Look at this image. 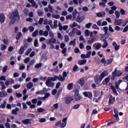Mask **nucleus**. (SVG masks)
<instances>
[{"mask_svg":"<svg viewBox=\"0 0 128 128\" xmlns=\"http://www.w3.org/2000/svg\"><path fill=\"white\" fill-rule=\"evenodd\" d=\"M106 71L103 72L100 75L96 76L94 78L95 84L97 86H102L100 82H102V79L106 78Z\"/></svg>","mask_w":128,"mask_h":128,"instance_id":"obj_1","label":"nucleus"},{"mask_svg":"<svg viewBox=\"0 0 128 128\" xmlns=\"http://www.w3.org/2000/svg\"><path fill=\"white\" fill-rule=\"evenodd\" d=\"M10 18H12L17 20H20V15L18 14V11L16 10L12 12L10 16Z\"/></svg>","mask_w":128,"mask_h":128,"instance_id":"obj_2","label":"nucleus"},{"mask_svg":"<svg viewBox=\"0 0 128 128\" xmlns=\"http://www.w3.org/2000/svg\"><path fill=\"white\" fill-rule=\"evenodd\" d=\"M122 73H118V69L116 68L114 72L112 73V76L111 77L112 80H114L116 76L118 77L122 76Z\"/></svg>","mask_w":128,"mask_h":128,"instance_id":"obj_3","label":"nucleus"},{"mask_svg":"<svg viewBox=\"0 0 128 128\" xmlns=\"http://www.w3.org/2000/svg\"><path fill=\"white\" fill-rule=\"evenodd\" d=\"M74 100H75L76 102H78V100H82V96H80V94H78V90H76L75 91Z\"/></svg>","mask_w":128,"mask_h":128,"instance_id":"obj_4","label":"nucleus"},{"mask_svg":"<svg viewBox=\"0 0 128 128\" xmlns=\"http://www.w3.org/2000/svg\"><path fill=\"white\" fill-rule=\"evenodd\" d=\"M26 48H28V44H24V46H22L19 50L18 52L20 54H22Z\"/></svg>","mask_w":128,"mask_h":128,"instance_id":"obj_5","label":"nucleus"},{"mask_svg":"<svg viewBox=\"0 0 128 128\" xmlns=\"http://www.w3.org/2000/svg\"><path fill=\"white\" fill-rule=\"evenodd\" d=\"M83 94L86 98H88L90 100L92 98V92H84Z\"/></svg>","mask_w":128,"mask_h":128,"instance_id":"obj_6","label":"nucleus"},{"mask_svg":"<svg viewBox=\"0 0 128 128\" xmlns=\"http://www.w3.org/2000/svg\"><path fill=\"white\" fill-rule=\"evenodd\" d=\"M46 84L48 88H53V86H54V82L48 80H46Z\"/></svg>","mask_w":128,"mask_h":128,"instance_id":"obj_7","label":"nucleus"},{"mask_svg":"<svg viewBox=\"0 0 128 128\" xmlns=\"http://www.w3.org/2000/svg\"><path fill=\"white\" fill-rule=\"evenodd\" d=\"M72 100H74V98L70 96H68L66 98L65 100V103L66 104H70L72 102Z\"/></svg>","mask_w":128,"mask_h":128,"instance_id":"obj_8","label":"nucleus"},{"mask_svg":"<svg viewBox=\"0 0 128 128\" xmlns=\"http://www.w3.org/2000/svg\"><path fill=\"white\" fill-rule=\"evenodd\" d=\"M6 20V16L4 14H0V24H4Z\"/></svg>","mask_w":128,"mask_h":128,"instance_id":"obj_9","label":"nucleus"},{"mask_svg":"<svg viewBox=\"0 0 128 128\" xmlns=\"http://www.w3.org/2000/svg\"><path fill=\"white\" fill-rule=\"evenodd\" d=\"M84 20V16H82L80 17V15H78V18L76 20V22H77L80 23Z\"/></svg>","mask_w":128,"mask_h":128,"instance_id":"obj_10","label":"nucleus"},{"mask_svg":"<svg viewBox=\"0 0 128 128\" xmlns=\"http://www.w3.org/2000/svg\"><path fill=\"white\" fill-rule=\"evenodd\" d=\"M66 120H68V118H65L62 120V123L60 125V128H64L66 126Z\"/></svg>","mask_w":128,"mask_h":128,"instance_id":"obj_11","label":"nucleus"},{"mask_svg":"<svg viewBox=\"0 0 128 128\" xmlns=\"http://www.w3.org/2000/svg\"><path fill=\"white\" fill-rule=\"evenodd\" d=\"M121 24H122V20H116L114 22V24L115 26H120Z\"/></svg>","mask_w":128,"mask_h":128,"instance_id":"obj_12","label":"nucleus"},{"mask_svg":"<svg viewBox=\"0 0 128 128\" xmlns=\"http://www.w3.org/2000/svg\"><path fill=\"white\" fill-rule=\"evenodd\" d=\"M76 32V28H74L72 30L71 32H70L68 34L69 36L70 37L74 36Z\"/></svg>","mask_w":128,"mask_h":128,"instance_id":"obj_13","label":"nucleus"},{"mask_svg":"<svg viewBox=\"0 0 128 128\" xmlns=\"http://www.w3.org/2000/svg\"><path fill=\"white\" fill-rule=\"evenodd\" d=\"M78 14L80 15V13L78 12V10L76 9H75L74 12H72V16H73V19L76 20V15Z\"/></svg>","mask_w":128,"mask_h":128,"instance_id":"obj_14","label":"nucleus"},{"mask_svg":"<svg viewBox=\"0 0 128 128\" xmlns=\"http://www.w3.org/2000/svg\"><path fill=\"white\" fill-rule=\"evenodd\" d=\"M122 82V80H120L118 81V82H115V88H116V90H118L120 88V84Z\"/></svg>","mask_w":128,"mask_h":128,"instance_id":"obj_15","label":"nucleus"},{"mask_svg":"<svg viewBox=\"0 0 128 128\" xmlns=\"http://www.w3.org/2000/svg\"><path fill=\"white\" fill-rule=\"evenodd\" d=\"M96 50H100L102 48V44L100 43H96L93 45Z\"/></svg>","mask_w":128,"mask_h":128,"instance_id":"obj_16","label":"nucleus"},{"mask_svg":"<svg viewBox=\"0 0 128 128\" xmlns=\"http://www.w3.org/2000/svg\"><path fill=\"white\" fill-rule=\"evenodd\" d=\"M8 96V92L5 90H2L0 92V98H4V96Z\"/></svg>","mask_w":128,"mask_h":128,"instance_id":"obj_17","label":"nucleus"},{"mask_svg":"<svg viewBox=\"0 0 128 128\" xmlns=\"http://www.w3.org/2000/svg\"><path fill=\"white\" fill-rule=\"evenodd\" d=\"M34 64V60H32L30 61L29 64L27 65V69L26 70L28 71L30 70V66H32Z\"/></svg>","mask_w":128,"mask_h":128,"instance_id":"obj_18","label":"nucleus"},{"mask_svg":"<svg viewBox=\"0 0 128 128\" xmlns=\"http://www.w3.org/2000/svg\"><path fill=\"white\" fill-rule=\"evenodd\" d=\"M113 60L112 58H109L106 60L105 66H108V64H110L112 62Z\"/></svg>","mask_w":128,"mask_h":128,"instance_id":"obj_19","label":"nucleus"},{"mask_svg":"<svg viewBox=\"0 0 128 128\" xmlns=\"http://www.w3.org/2000/svg\"><path fill=\"white\" fill-rule=\"evenodd\" d=\"M20 110V108H16V109H14L12 110V114H18V112Z\"/></svg>","mask_w":128,"mask_h":128,"instance_id":"obj_20","label":"nucleus"},{"mask_svg":"<svg viewBox=\"0 0 128 128\" xmlns=\"http://www.w3.org/2000/svg\"><path fill=\"white\" fill-rule=\"evenodd\" d=\"M78 82L82 86L84 84V78H81L78 80Z\"/></svg>","mask_w":128,"mask_h":128,"instance_id":"obj_21","label":"nucleus"},{"mask_svg":"<svg viewBox=\"0 0 128 128\" xmlns=\"http://www.w3.org/2000/svg\"><path fill=\"white\" fill-rule=\"evenodd\" d=\"M78 64H80V66H82V64H86V60H79Z\"/></svg>","mask_w":128,"mask_h":128,"instance_id":"obj_22","label":"nucleus"},{"mask_svg":"<svg viewBox=\"0 0 128 128\" xmlns=\"http://www.w3.org/2000/svg\"><path fill=\"white\" fill-rule=\"evenodd\" d=\"M26 86L28 90H30V88H32L34 86V83L32 82H30L26 84Z\"/></svg>","mask_w":128,"mask_h":128,"instance_id":"obj_23","label":"nucleus"},{"mask_svg":"<svg viewBox=\"0 0 128 128\" xmlns=\"http://www.w3.org/2000/svg\"><path fill=\"white\" fill-rule=\"evenodd\" d=\"M116 102V98L112 96H110L109 99V104H113Z\"/></svg>","mask_w":128,"mask_h":128,"instance_id":"obj_24","label":"nucleus"},{"mask_svg":"<svg viewBox=\"0 0 128 128\" xmlns=\"http://www.w3.org/2000/svg\"><path fill=\"white\" fill-rule=\"evenodd\" d=\"M112 46H114L115 50H120V46H118L116 42L112 43Z\"/></svg>","mask_w":128,"mask_h":128,"instance_id":"obj_25","label":"nucleus"},{"mask_svg":"<svg viewBox=\"0 0 128 128\" xmlns=\"http://www.w3.org/2000/svg\"><path fill=\"white\" fill-rule=\"evenodd\" d=\"M96 16H98V18H102V16H106V12H104L102 13V12H99L97 13Z\"/></svg>","mask_w":128,"mask_h":128,"instance_id":"obj_26","label":"nucleus"},{"mask_svg":"<svg viewBox=\"0 0 128 128\" xmlns=\"http://www.w3.org/2000/svg\"><path fill=\"white\" fill-rule=\"evenodd\" d=\"M103 42H104V44H102V48H106L108 47V44L106 40H103Z\"/></svg>","mask_w":128,"mask_h":128,"instance_id":"obj_27","label":"nucleus"},{"mask_svg":"<svg viewBox=\"0 0 128 128\" xmlns=\"http://www.w3.org/2000/svg\"><path fill=\"white\" fill-rule=\"evenodd\" d=\"M22 36V34L20 32H18L16 35V38L17 40H20Z\"/></svg>","mask_w":128,"mask_h":128,"instance_id":"obj_28","label":"nucleus"},{"mask_svg":"<svg viewBox=\"0 0 128 128\" xmlns=\"http://www.w3.org/2000/svg\"><path fill=\"white\" fill-rule=\"evenodd\" d=\"M22 124H30V120L29 119H25L24 120H22Z\"/></svg>","mask_w":128,"mask_h":128,"instance_id":"obj_29","label":"nucleus"},{"mask_svg":"<svg viewBox=\"0 0 128 128\" xmlns=\"http://www.w3.org/2000/svg\"><path fill=\"white\" fill-rule=\"evenodd\" d=\"M23 12L25 16H28V12H30V11L28 10V9L24 8L23 10Z\"/></svg>","mask_w":128,"mask_h":128,"instance_id":"obj_30","label":"nucleus"},{"mask_svg":"<svg viewBox=\"0 0 128 128\" xmlns=\"http://www.w3.org/2000/svg\"><path fill=\"white\" fill-rule=\"evenodd\" d=\"M38 30H36L32 34V36L34 38H36V36H38Z\"/></svg>","mask_w":128,"mask_h":128,"instance_id":"obj_31","label":"nucleus"},{"mask_svg":"<svg viewBox=\"0 0 128 128\" xmlns=\"http://www.w3.org/2000/svg\"><path fill=\"white\" fill-rule=\"evenodd\" d=\"M96 40V38H92L90 40H88V44H92V42H94Z\"/></svg>","mask_w":128,"mask_h":128,"instance_id":"obj_32","label":"nucleus"},{"mask_svg":"<svg viewBox=\"0 0 128 128\" xmlns=\"http://www.w3.org/2000/svg\"><path fill=\"white\" fill-rule=\"evenodd\" d=\"M76 39H74L73 40L70 41L69 43L70 46H76Z\"/></svg>","mask_w":128,"mask_h":128,"instance_id":"obj_33","label":"nucleus"},{"mask_svg":"<svg viewBox=\"0 0 128 128\" xmlns=\"http://www.w3.org/2000/svg\"><path fill=\"white\" fill-rule=\"evenodd\" d=\"M64 38L65 42H70V37H68V36L65 35Z\"/></svg>","mask_w":128,"mask_h":128,"instance_id":"obj_34","label":"nucleus"},{"mask_svg":"<svg viewBox=\"0 0 128 128\" xmlns=\"http://www.w3.org/2000/svg\"><path fill=\"white\" fill-rule=\"evenodd\" d=\"M32 48H30L29 49H28L25 52V54H26V56H28L30 53V52H32Z\"/></svg>","mask_w":128,"mask_h":128,"instance_id":"obj_35","label":"nucleus"},{"mask_svg":"<svg viewBox=\"0 0 128 128\" xmlns=\"http://www.w3.org/2000/svg\"><path fill=\"white\" fill-rule=\"evenodd\" d=\"M58 78V80H60V82H64V80H66L62 75H59Z\"/></svg>","mask_w":128,"mask_h":128,"instance_id":"obj_36","label":"nucleus"},{"mask_svg":"<svg viewBox=\"0 0 128 128\" xmlns=\"http://www.w3.org/2000/svg\"><path fill=\"white\" fill-rule=\"evenodd\" d=\"M47 80L50 81V82H56V79L54 77H49Z\"/></svg>","mask_w":128,"mask_h":128,"instance_id":"obj_37","label":"nucleus"},{"mask_svg":"<svg viewBox=\"0 0 128 128\" xmlns=\"http://www.w3.org/2000/svg\"><path fill=\"white\" fill-rule=\"evenodd\" d=\"M72 86H74V84L72 83L68 84L67 86V88H68L69 90H72Z\"/></svg>","mask_w":128,"mask_h":128,"instance_id":"obj_38","label":"nucleus"},{"mask_svg":"<svg viewBox=\"0 0 128 128\" xmlns=\"http://www.w3.org/2000/svg\"><path fill=\"white\" fill-rule=\"evenodd\" d=\"M115 14L116 16V18H120V12L119 11H116L115 12Z\"/></svg>","mask_w":128,"mask_h":128,"instance_id":"obj_39","label":"nucleus"},{"mask_svg":"<svg viewBox=\"0 0 128 128\" xmlns=\"http://www.w3.org/2000/svg\"><path fill=\"white\" fill-rule=\"evenodd\" d=\"M6 102L4 101L3 104L0 106V108H6Z\"/></svg>","mask_w":128,"mask_h":128,"instance_id":"obj_40","label":"nucleus"},{"mask_svg":"<svg viewBox=\"0 0 128 128\" xmlns=\"http://www.w3.org/2000/svg\"><path fill=\"white\" fill-rule=\"evenodd\" d=\"M32 8H38V5L36 4V3L34 1L32 4Z\"/></svg>","mask_w":128,"mask_h":128,"instance_id":"obj_41","label":"nucleus"},{"mask_svg":"<svg viewBox=\"0 0 128 128\" xmlns=\"http://www.w3.org/2000/svg\"><path fill=\"white\" fill-rule=\"evenodd\" d=\"M48 8H49V12H54V8H52V6H50V4H48Z\"/></svg>","mask_w":128,"mask_h":128,"instance_id":"obj_42","label":"nucleus"},{"mask_svg":"<svg viewBox=\"0 0 128 128\" xmlns=\"http://www.w3.org/2000/svg\"><path fill=\"white\" fill-rule=\"evenodd\" d=\"M52 18H56V20H58V18H60V16L59 14H52Z\"/></svg>","mask_w":128,"mask_h":128,"instance_id":"obj_43","label":"nucleus"},{"mask_svg":"<svg viewBox=\"0 0 128 128\" xmlns=\"http://www.w3.org/2000/svg\"><path fill=\"white\" fill-rule=\"evenodd\" d=\"M90 54H92V51H88L86 54V56L87 58H90Z\"/></svg>","mask_w":128,"mask_h":128,"instance_id":"obj_44","label":"nucleus"},{"mask_svg":"<svg viewBox=\"0 0 128 128\" xmlns=\"http://www.w3.org/2000/svg\"><path fill=\"white\" fill-rule=\"evenodd\" d=\"M50 96V93H46L45 94V96L44 97H42L44 100L46 98H48Z\"/></svg>","mask_w":128,"mask_h":128,"instance_id":"obj_45","label":"nucleus"},{"mask_svg":"<svg viewBox=\"0 0 128 128\" xmlns=\"http://www.w3.org/2000/svg\"><path fill=\"white\" fill-rule=\"evenodd\" d=\"M49 36L50 38H54V34L52 32L50 31L49 32Z\"/></svg>","mask_w":128,"mask_h":128,"instance_id":"obj_46","label":"nucleus"},{"mask_svg":"<svg viewBox=\"0 0 128 128\" xmlns=\"http://www.w3.org/2000/svg\"><path fill=\"white\" fill-rule=\"evenodd\" d=\"M28 30H29L30 32H34V27L32 26H30L28 28Z\"/></svg>","mask_w":128,"mask_h":128,"instance_id":"obj_47","label":"nucleus"},{"mask_svg":"<svg viewBox=\"0 0 128 128\" xmlns=\"http://www.w3.org/2000/svg\"><path fill=\"white\" fill-rule=\"evenodd\" d=\"M30 60V58L28 57L24 60V64H28Z\"/></svg>","mask_w":128,"mask_h":128,"instance_id":"obj_48","label":"nucleus"},{"mask_svg":"<svg viewBox=\"0 0 128 128\" xmlns=\"http://www.w3.org/2000/svg\"><path fill=\"white\" fill-rule=\"evenodd\" d=\"M37 110L38 112H44L46 110L43 108H38L37 109Z\"/></svg>","mask_w":128,"mask_h":128,"instance_id":"obj_49","label":"nucleus"},{"mask_svg":"<svg viewBox=\"0 0 128 128\" xmlns=\"http://www.w3.org/2000/svg\"><path fill=\"white\" fill-rule=\"evenodd\" d=\"M76 26H78V23L74 22L70 26V28H76Z\"/></svg>","mask_w":128,"mask_h":128,"instance_id":"obj_50","label":"nucleus"},{"mask_svg":"<svg viewBox=\"0 0 128 128\" xmlns=\"http://www.w3.org/2000/svg\"><path fill=\"white\" fill-rule=\"evenodd\" d=\"M34 46L36 48V46H38V39H36L34 42Z\"/></svg>","mask_w":128,"mask_h":128,"instance_id":"obj_51","label":"nucleus"},{"mask_svg":"<svg viewBox=\"0 0 128 128\" xmlns=\"http://www.w3.org/2000/svg\"><path fill=\"white\" fill-rule=\"evenodd\" d=\"M103 30L105 32V34H108V26H104Z\"/></svg>","mask_w":128,"mask_h":128,"instance_id":"obj_52","label":"nucleus"},{"mask_svg":"<svg viewBox=\"0 0 128 128\" xmlns=\"http://www.w3.org/2000/svg\"><path fill=\"white\" fill-rule=\"evenodd\" d=\"M108 30H109V32H114V29L112 27V25H109Z\"/></svg>","mask_w":128,"mask_h":128,"instance_id":"obj_53","label":"nucleus"},{"mask_svg":"<svg viewBox=\"0 0 128 128\" xmlns=\"http://www.w3.org/2000/svg\"><path fill=\"white\" fill-rule=\"evenodd\" d=\"M10 24H14V22H16V20L18 21V20H15V19H12V18H10Z\"/></svg>","mask_w":128,"mask_h":128,"instance_id":"obj_54","label":"nucleus"},{"mask_svg":"<svg viewBox=\"0 0 128 128\" xmlns=\"http://www.w3.org/2000/svg\"><path fill=\"white\" fill-rule=\"evenodd\" d=\"M92 28H94V30H100V28H98L96 24H94L92 26Z\"/></svg>","mask_w":128,"mask_h":128,"instance_id":"obj_55","label":"nucleus"},{"mask_svg":"<svg viewBox=\"0 0 128 128\" xmlns=\"http://www.w3.org/2000/svg\"><path fill=\"white\" fill-rule=\"evenodd\" d=\"M6 46L2 44L1 45V50H6Z\"/></svg>","mask_w":128,"mask_h":128,"instance_id":"obj_56","label":"nucleus"},{"mask_svg":"<svg viewBox=\"0 0 128 128\" xmlns=\"http://www.w3.org/2000/svg\"><path fill=\"white\" fill-rule=\"evenodd\" d=\"M90 30H86L85 31V36H90Z\"/></svg>","mask_w":128,"mask_h":128,"instance_id":"obj_57","label":"nucleus"},{"mask_svg":"<svg viewBox=\"0 0 128 128\" xmlns=\"http://www.w3.org/2000/svg\"><path fill=\"white\" fill-rule=\"evenodd\" d=\"M111 89L114 92V94H116V88L112 86H111Z\"/></svg>","mask_w":128,"mask_h":128,"instance_id":"obj_58","label":"nucleus"},{"mask_svg":"<svg viewBox=\"0 0 128 128\" xmlns=\"http://www.w3.org/2000/svg\"><path fill=\"white\" fill-rule=\"evenodd\" d=\"M58 26L59 27V30H62V23L59 22L58 24Z\"/></svg>","mask_w":128,"mask_h":128,"instance_id":"obj_59","label":"nucleus"},{"mask_svg":"<svg viewBox=\"0 0 128 128\" xmlns=\"http://www.w3.org/2000/svg\"><path fill=\"white\" fill-rule=\"evenodd\" d=\"M42 66V63H39V64H36V66H35V68H40Z\"/></svg>","mask_w":128,"mask_h":128,"instance_id":"obj_60","label":"nucleus"},{"mask_svg":"<svg viewBox=\"0 0 128 128\" xmlns=\"http://www.w3.org/2000/svg\"><path fill=\"white\" fill-rule=\"evenodd\" d=\"M58 38H60V40H62V38H64V37H62V34L60 33L58 34Z\"/></svg>","mask_w":128,"mask_h":128,"instance_id":"obj_61","label":"nucleus"},{"mask_svg":"<svg viewBox=\"0 0 128 128\" xmlns=\"http://www.w3.org/2000/svg\"><path fill=\"white\" fill-rule=\"evenodd\" d=\"M6 70H8V66H5L2 69V72H6Z\"/></svg>","mask_w":128,"mask_h":128,"instance_id":"obj_62","label":"nucleus"},{"mask_svg":"<svg viewBox=\"0 0 128 128\" xmlns=\"http://www.w3.org/2000/svg\"><path fill=\"white\" fill-rule=\"evenodd\" d=\"M32 103L34 104H36V102H38V99L36 98H34L32 99Z\"/></svg>","mask_w":128,"mask_h":128,"instance_id":"obj_63","label":"nucleus"},{"mask_svg":"<svg viewBox=\"0 0 128 128\" xmlns=\"http://www.w3.org/2000/svg\"><path fill=\"white\" fill-rule=\"evenodd\" d=\"M128 30V26H126L122 32H126Z\"/></svg>","mask_w":128,"mask_h":128,"instance_id":"obj_64","label":"nucleus"}]
</instances>
